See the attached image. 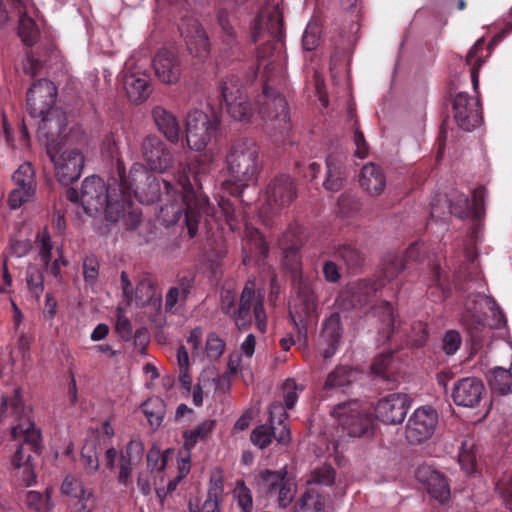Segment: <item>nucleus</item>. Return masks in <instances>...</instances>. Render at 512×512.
I'll return each mask as SVG.
<instances>
[{"instance_id": "nucleus-1", "label": "nucleus", "mask_w": 512, "mask_h": 512, "mask_svg": "<svg viewBox=\"0 0 512 512\" xmlns=\"http://www.w3.org/2000/svg\"><path fill=\"white\" fill-rule=\"evenodd\" d=\"M204 171L202 166L196 172H192L189 165L180 167L172 179L163 180L165 191L161 193L156 177L144 164L136 162L131 166L128 176L121 180V187L125 189L124 203L131 194L142 204L161 201L160 219L166 225L182 222L189 237L193 238L204 216L214 219L219 217L218 211L201 191L199 174Z\"/></svg>"}, {"instance_id": "nucleus-2", "label": "nucleus", "mask_w": 512, "mask_h": 512, "mask_svg": "<svg viewBox=\"0 0 512 512\" xmlns=\"http://www.w3.org/2000/svg\"><path fill=\"white\" fill-rule=\"evenodd\" d=\"M282 66L273 55L268 59L260 51L257 55V73L264 82L263 91L256 99V108L249 103L238 77H226L221 93L228 113L241 122H250L255 112L265 121L266 129L276 140H284L291 130L288 104L285 98L269 85L282 73Z\"/></svg>"}, {"instance_id": "nucleus-3", "label": "nucleus", "mask_w": 512, "mask_h": 512, "mask_svg": "<svg viewBox=\"0 0 512 512\" xmlns=\"http://www.w3.org/2000/svg\"><path fill=\"white\" fill-rule=\"evenodd\" d=\"M124 196L125 189L118 178L106 184L101 177L93 175L82 182L80 202L87 215L105 213L109 221H117L124 212Z\"/></svg>"}, {"instance_id": "nucleus-4", "label": "nucleus", "mask_w": 512, "mask_h": 512, "mask_svg": "<svg viewBox=\"0 0 512 512\" xmlns=\"http://www.w3.org/2000/svg\"><path fill=\"white\" fill-rule=\"evenodd\" d=\"M11 407L13 413L19 416V423L12 428V437L17 441L18 447L13 456L12 463L15 467H24V472L31 475V479L26 480V485L30 486L35 482V476L32 473L30 462V452L39 453L41 449V434L35 428L33 421L29 415L25 413L22 399L18 392L8 401L2 399V407Z\"/></svg>"}, {"instance_id": "nucleus-5", "label": "nucleus", "mask_w": 512, "mask_h": 512, "mask_svg": "<svg viewBox=\"0 0 512 512\" xmlns=\"http://www.w3.org/2000/svg\"><path fill=\"white\" fill-rule=\"evenodd\" d=\"M260 148L253 139L245 138L233 142L226 155L228 182L237 193L257 182L261 163Z\"/></svg>"}, {"instance_id": "nucleus-6", "label": "nucleus", "mask_w": 512, "mask_h": 512, "mask_svg": "<svg viewBox=\"0 0 512 512\" xmlns=\"http://www.w3.org/2000/svg\"><path fill=\"white\" fill-rule=\"evenodd\" d=\"M220 120L214 113L190 110L185 119V136L189 149L201 152L216 138Z\"/></svg>"}, {"instance_id": "nucleus-7", "label": "nucleus", "mask_w": 512, "mask_h": 512, "mask_svg": "<svg viewBox=\"0 0 512 512\" xmlns=\"http://www.w3.org/2000/svg\"><path fill=\"white\" fill-rule=\"evenodd\" d=\"M149 63L146 49L134 52L125 62L123 86L129 99L135 103L145 101L150 95L149 77L145 73Z\"/></svg>"}, {"instance_id": "nucleus-8", "label": "nucleus", "mask_w": 512, "mask_h": 512, "mask_svg": "<svg viewBox=\"0 0 512 512\" xmlns=\"http://www.w3.org/2000/svg\"><path fill=\"white\" fill-rule=\"evenodd\" d=\"M38 118L40 122L37 137L45 144L46 152H49L50 146L57 149L72 145L75 131L68 127V118L65 112L55 108Z\"/></svg>"}, {"instance_id": "nucleus-9", "label": "nucleus", "mask_w": 512, "mask_h": 512, "mask_svg": "<svg viewBox=\"0 0 512 512\" xmlns=\"http://www.w3.org/2000/svg\"><path fill=\"white\" fill-rule=\"evenodd\" d=\"M233 318L239 329L251 325L253 318L260 332L267 329V316L264 309V295L256 290L255 283L248 281L241 293L239 308L233 312Z\"/></svg>"}, {"instance_id": "nucleus-10", "label": "nucleus", "mask_w": 512, "mask_h": 512, "mask_svg": "<svg viewBox=\"0 0 512 512\" xmlns=\"http://www.w3.org/2000/svg\"><path fill=\"white\" fill-rule=\"evenodd\" d=\"M287 412L283 404L274 402L269 409V423L253 429L251 442L260 449L266 448L274 437L279 444L287 445L291 441L290 428L286 422Z\"/></svg>"}, {"instance_id": "nucleus-11", "label": "nucleus", "mask_w": 512, "mask_h": 512, "mask_svg": "<svg viewBox=\"0 0 512 512\" xmlns=\"http://www.w3.org/2000/svg\"><path fill=\"white\" fill-rule=\"evenodd\" d=\"M289 314L298 330L299 341L308 344V333L316 328V304L308 288H303L289 304Z\"/></svg>"}, {"instance_id": "nucleus-12", "label": "nucleus", "mask_w": 512, "mask_h": 512, "mask_svg": "<svg viewBox=\"0 0 512 512\" xmlns=\"http://www.w3.org/2000/svg\"><path fill=\"white\" fill-rule=\"evenodd\" d=\"M47 155L54 164L55 174L60 183L69 185L80 178L84 156L79 149L70 148V145L57 149L50 146Z\"/></svg>"}, {"instance_id": "nucleus-13", "label": "nucleus", "mask_w": 512, "mask_h": 512, "mask_svg": "<svg viewBox=\"0 0 512 512\" xmlns=\"http://www.w3.org/2000/svg\"><path fill=\"white\" fill-rule=\"evenodd\" d=\"M331 415L353 437L369 436L372 433V418L360 410L356 401L338 404L331 410Z\"/></svg>"}, {"instance_id": "nucleus-14", "label": "nucleus", "mask_w": 512, "mask_h": 512, "mask_svg": "<svg viewBox=\"0 0 512 512\" xmlns=\"http://www.w3.org/2000/svg\"><path fill=\"white\" fill-rule=\"evenodd\" d=\"M295 197V187L291 178L280 175L270 181L265 192V202L259 210V217L266 221L270 215L288 206Z\"/></svg>"}, {"instance_id": "nucleus-15", "label": "nucleus", "mask_w": 512, "mask_h": 512, "mask_svg": "<svg viewBox=\"0 0 512 512\" xmlns=\"http://www.w3.org/2000/svg\"><path fill=\"white\" fill-rule=\"evenodd\" d=\"M346 151L339 139L331 140L327 147L326 173L322 185L329 191H339L347 177Z\"/></svg>"}, {"instance_id": "nucleus-16", "label": "nucleus", "mask_w": 512, "mask_h": 512, "mask_svg": "<svg viewBox=\"0 0 512 512\" xmlns=\"http://www.w3.org/2000/svg\"><path fill=\"white\" fill-rule=\"evenodd\" d=\"M140 154L149 169L164 173L174 163L172 150L156 135H147L140 144Z\"/></svg>"}, {"instance_id": "nucleus-17", "label": "nucleus", "mask_w": 512, "mask_h": 512, "mask_svg": "<svg viewBox=\"0 0 512 512\" xmlns=\"http://www.w3.org/2000/svg\"><path fill=\"white\" fill-rule=\"evenodd\" d=\"M260 479L269 494H277V504L280 508H287L295 498L296 483L287 477L286 468L278 471L264 470Z\"/></svg>"}, {"instance_id": "nucleus-18", "label": "nucleus", "mask_w": 512, "mask_h": 512, "mask_svg": "<svg viewBox=\"0 0 512 512\" xmlns=\"http://www.w3.org/2000/svg\"><path fill=\"white\" fill-rule=\"evenodd\" d=\"M57 88L53 82L40 79L27 91V110L31 117L37 118L55 109Z\"/></svg>"}, {"instance_id": "nucleus-19", "label": "nucleus", "mask_w": 512, "mask_h": 512, "mask_svg": "<svg viewBox=\"0 0 512 512\" xmlns=\"http://www.w3.org/2000/svg\"><path fill=\"white\" fill-rule=\"evenodd\" d=\"M438 422L437 412L430 407L417 408L406 424V439L412 444H419L429 439Z\"/></svg>"}, {"instance_id": "nucleus-20", "label": "nucleus", "mask_w": 512, "mask_h": 512, "mask_svg": "<svg viewBox=\"0 0 512 512\" xmlns=\"http://www.w3.org/2000/svg\"><path fill=\"white\" fill-rule=\"evenodd\" d=\"M411 398L405 393H392L381 398L375 406V417L385 424H400L406 417Z\"/></svg>"}, {"instance_id": "nucleus-21", "label": "nucleus", "mask_w": 512, "mask_h": 512, "mask_svg": "<svg viewBox=\"0 0 512 512\" xmlns=\"http://www.w3.org/2000/svg\"><path fill=\"white\" fill-rule=\"evenodd\" d=\"M454 119L464 131H472L480 125L482 115L480 101L467 93H458L453 100Z\"/></svg>"}, {"instance_id": "nucleus-22", "label": "nucleus", "mask_w": 512, "mask_h": 512, "mask_svg": "<svg viewBox=\"0 0 512 512\" xmlns=\"http://www.w3.org/2000/svg\"><path fill=\"white\" fill-rule=\"evenodd\" d=\"M484 394L485 386L479 378L463 377L453 384L451 396L457 406L475 408Z\"/></svg>"}, {"instance_id": "nucleus-23", "label": "nucleus", "mask_w": 512, "mask_h": 512, "mask_svg": "<svg viewBox=\"0 0 512 512\" xmlns=\"http://www.w3.org/2000/svg\"><path fill=\"white\" fill-rule=\"evenodd\" d=\"M179 30L191 55L201 60L208 57L210 53L209 38L196 19L182 21Z\"/></svg>"}, {"instance_id": "nucleus-24", "label": "nucleus", "mask_w": 512, "mask_h": 512, "mask_svg": "<svg viewBox=\"0 0 512 512\" xmlns=\"http://www.w3.org/2000/svg\"><path fill=\"white\" fill-rule=\"evenodd\" d=\"M468 210V198L458 191L452 192L449 199L446 196L438 195L431 201L432 218L440 219L446 214H453L463 218L467 215Z\"/></svg>"}, {"instance_id": "nucleus-25", "label": "nucleus", "mask_w": 512, "mask_h": 512, "mask_svg": "<svg viewBox=\"0 0 512 512\" xmlns=\"http://www.w3.org/2000/svg\"><path fill=\"white\" fill-rule=\"evenodd\" d=\"M417 479L425 484L428 494L445 503L450 499V486L447 478L439 471L430 466H420L416 471Z\"/></svg>"}, {"instance_id": "nucleus-26", "label": "nucleus", "mask_w": 512, "mask_h": 512, "mask_svg": "<svg viewBox=\"0 0 512 512\" xmlns=\"http://www.w3.org/2000/svg\"><path fill=\"white\" fill-rule=\"evenodd\" d=\"M152 65L158 80L164 84L177 83L182 74V68L177 56L168 51L161 49L153 58Z\"/></svg>"}, {"instance_id": "nucleus-27", "label": "nucleus", "mask_w": 512, "mask_h": 512, "mask_svg": "<svg viewBox=\"0 0 512 512\" xmlns=\"http://www.w3.org/2000/svg\"><path fill=\"white\" fill-rule=\"evenodd\" d=\"M61 491L64 495L77 500L78 512H92L96 507L93 491L85 488L82 481L73 476H67L64 479Z\"/></svg>"}, {"instance_id": "nucleus-28", "label": "nucleus", "mask_w": 512, "mask_h": 512, "mask_svg": "<svg viewBox=\"0 0 512 512\" xmlns=\"http://www.w3.org/2000/svg\"><path fill=\"white\" fill-rule=\"evenodd\" d=\"M358 182L369 196L378 197L386 188V175L379 165L369 162L361 168Z\"/></svg>"}, {"instance_id": "nucleus-29", "label": "nucleus", "mask_w": 512, "mask_h": 512, "mask_svg": "<svg viewBox=\"0 0 512 512\" xmlns=\"http://www.w3.org/2000/svg\"><path fill=\"white\" fill-rule=\"evenodd\" d=\"M245 237L243 263L248 264L252 259H255L257 262L264 260L268 254V245L258 229H254L245 223Z\"/></svg>"}, {"instance_id": "nucleus-30", "label": "nucleus", "mask_w": 512, "mask_h": 512, "mask_svg": "<svg viewBox=\"0 0 512 512\" xmlns=\"http://www.w3.org/2000/svg\"><path fill=\"white\" fill-rule=\"evenodd\" d=\"M152 119L158 131L171 143H177L180 136V126L176 116L162 106L151 110Z\"/></svg>"}, {"instance_id": "nucleus-31", "label": "nucleus", "mask_w": 512, "mask_h": 512, "mask_svg": "<svg viewBox=\"0 0 512 512\" xmlns=\"http://www.w3.org/2000/svg\"><path fill=\"white\" fill-rule=\"evenodd\" d=\"M217 21L222 31L220 49L227 58H230L240 51V41L237 32L226 10L222 9L218 11Z\"/></svg>"}, {"instance_id": "nucleus-32", "label": "nucleus", "mask_w": 512, "mask_h": 512, "mask_svg": "<svg viewBox=\"0 0 512 512\" xmlns=\"http://www.w3.org/2000/svg\"><path fill=\"white\" fill-rule=\"evenodd\" d=\"M143 447L141 443L130 441L120 458V471L118 481L121 485L127 486L131 483V474L133 469L141 461Z\"/></svg>"}, {"instance_id": "nucleus-33", "label": "nucleus", "mask_w": 512, "mask_h": 512, "mask_svg": "<svg viewBox=\"0 0 512 512\" xmlns=\"http://www.w3.org/2000/svg\"><path fill=\"white\" fill-rule=\"evenodd\" d=\"M101 154L104 159L115 164L118 180H123L126 176L125 165L120 157L119 142L113 134H109L104 138L101 147Z\"/></svg>"}, {"instance_id": "nucleus-34", "label": "nucleus", "mask_w": 512, "mask_h": 512, "mask_svg": "<svg viewBox=\"0 0 512 512\" xmlns=\"http://www.w3.org/2000/svg\"><path fill=\"white\" fill-rule=\"evenodd\" d=\"M341 331L340 316L338 313H332L322 328V338L325 337L328 340V348L323 354L325 358L335 353L340 342Z\"/></svg>"}, {"instance_id": "nucleus-35", "label": "nucleus", "mask_w": 512, "mask_h": 512, "mask_svg": "<svg viewBox=\"0 0 512 512\" xmlns=\"http://www.w3.org/2000/svg\"><path fill=\"white\" fill-rule=\"evenodd\" d=\"M162 298L156 292L155 287L149 280H142L138 283L135 292H133V302L136 306H145L148 304L159 307Z\"/></svg>"}, {"instance_id": "nucleus-36", "label": "nucleus", "mask_w": 512, "mask_h": 512, "mask_svg": "<svg viewBox=\"0 0 512 512\" xmlns=\"http://www.w3.org/2000/svg\"><path fill=\"white\" fill-rule=\"evenodd\" d=\"M488 383L491 389L500 395L512 393V366L509 369L494 368L489 376Z\"/></svg>"}, {"instance_id": "nucleus-37", "label": "nucleus", "mask_w": 512, "mask_h": 512, "mask_svg": "<svg viewBox=\"0 0 512 512\" xmlns=\"http://www.w3.org/2000/svg\"><path fill=\"white\" fill-rule=\"evenodd\" d=\"M215 425L214 420H204L195 428L183 433L184 449L190 451L198 441L206 439L212 432Z\"/></svg>"}, {"instance_id": "nucleus-38", "label": "nucleus", "mask_w": 512, "mask_h": 512, "mask_svg": "<svg viewBox=\"0 0 512 512\" xmlns=\"http://www.w3.org/2000/svg\"><path fill=\"white\" fill-rule=\"evenodd\" d=\"M52 488H46L45 496L38 491H28L25 496V502L30 509L36 512H47L51 509Z\"/></svg>"}, {"instance_id": "nucleus-39", "label": "nucleus", "mask_w": 512, "mask_h": 512, "mask_svg": "<svg viewBox=\"0 0 512 512\" xmlns=\"http://www.w3.org/2000/svg\"><path fill=\"white\" fill-rule=\"evenodd\" d=\"M35 246L38 251V257L41 263L43 266H48L52 259V250L54 245L49 233L46 230L37 234L35 239Z\"/></svg>"}, {"instance_id": "nucleus-40", "label": "nucleus", "mask_w": 512, "mask_h": 512, "mask_svg": "<svg viewBox=\"0 0 512 512\" xmlns=\"http://www.w3.org/2000/svg\"><path fill=\"white\" fill-rule=\"evenodd\" d=\"M36 195V188L16 186L8 196V204L11 209H18L23 204L32 201Z\"/></svg>"}, {"instance_id": "nucleus-41", "label": "nucleus", "mask_w": 512, "mask_h": 512, "mask_svg": "<svg viewBox=\"0 0 512 512\" xmlns=\"http://www.w3.org/2000/svg\"><path fill=\"white\" fill-rule=\"evenodd\" d=\"M354 380V372L348 367H337L326 380L325 388L344 387Z\"/></svg>"}, {"instance_id": "nucleus-42", "label": "nucleus", "mask_w": 512, "mask_h": 512, "mask_svg": "<svg viewBox=\"0 0 512 512\" xmlns=\"http://www.w3.org/2000/svg\"><path fill=\"white\" fill-rule=\"evenodd\" d=\"M19 36L26 45H32L38 36V30L33 19L23 12L19 16Z\"/></svg>"}, {"instance_id": "nucleus-43", "label": "nucleus", "mask_w": 512, "mask_h": 512, "mask_svg": "<svg viewBox=\"0 0 512 512\" xmlns=\"http://www.w3.org/2000/svg\"><path fill=\"white\" fill-rule=\"evenodd\" d=\"M12 180L16 186L36 188L35 171L30 162H24L14 172Z\"/></svg>"}, {"instance_id": "nucleus-44", "label": "nucleus", "mask_w": 512, "mask_h": 512, "mask_svg": "<svg viewBox=\"0 0 512 512\" xmlns=\"http://www.w3.org/2000/svg\"><path fill=\"white\" fill-rule=\"evenodd\" d=\"M234 498L241 512L253 511V497L251 490L246 486L243 480H237L234 489Z\"/></svg>"}, {"instance_id": "nucleus-45", "label": "nucleus", "mask_w": 512, "mask_h": 512, "mask_svg": "<svg viewBox=\"0 0 512 512\" xmlns=\"http://www.w3.org/2000/svg\"><path fill=\"white\" fill-rule=\"evenodd\" d=\"M279 246L285 253V258L291 257L293 263L291 264V268L295 269L296 264L298 263V252H297V240L295 236V232L292 229H289L278 242Z\"/></svg>"}, {"instance_id": "nucleus-46", "label": "nucleus", "mask_w": 512, "mask_h": 512, "mask_svg": "<svg viewBox=\"0 0 512 512\" xmlns=\"http://www.w3.org/2000/svg\"><path fill=\"white\" fill-rule=\"evenodd\" d=\"M142 411L145 414L149 424L153 428H158L161 425L164 412L162 404L158 399L148 400L147 402L143 403Z\"/></svg>"}, {"instance_id": "nucleus-47", "label": "nucleus", "mask_w": 512, "mask_h": 512, "mask_svg": "<svg viewBox=\"0 0 512 512\" xmlns=\"http://www.w3.org/2000/svg\"><path fill=\"white\" fill-rule=\"evenodd\" d=\"M393 353L388 351L375 357L371 364V372L385 380H390V367L392 364Z\"/></svg>"}, {"instance_id": "nucleus-48", "label": "nucleus", "mask_w": 512, "mask_h": 512, "mask_svg": "<svg viewBox=\"0 0 512 512\" xmlns=\"http://www.w3.org/2000/svg\"><path fill=\"white\" fill-rule=\"evenodd\" d=\"M483 43V38L478 39L466 56V63L471 66V79L474 88H477L478 86V71L482 65V60L477 56V54L482 48Z\"/></svg>"}, {"instance_id": "nucleus-49", "label": "nucleus", "mask_w": 512, "mask_h": 512, "mask_svg": "<svg viewBox=\"0 0 512 512\" xmlns=\"http://www.w3.org/2000/svg\"><path fill=\"white\" fill-rule=\"evenodd\" d=\"M26 282L30 292L39 298L44 290V277L36 266L27 268Z\"/></svg>"}, {"instance_id": "nucleus-50", "label": "nucleus", "mask_w": 512, "mask_h": 512, "mask_svg": "<svg viewBox=\"0 0 512 512\" xmlns=\"http://www.w3.org/2000/svg\"><path fill=\"white\" fill-rule=\"evenodd\" d=\"M405 268L404 260L399 255H389L383 264V276L388 281L396 278Z\"/></svg>"}, {"instance_id": "nucleus-51", "label": "nucleus", "mask_w": 512, "mask_h": 512, "mask_svg": "<svg viewBox=\"0 0 512 512\" xmlns=\"http://www.w3.org/2000/svg\"><path fill=\"white\" fill-rule=\"evenodd\" d=\"M148 469L159 475L160 481L164 480L163 470L167 464V457L160 453L159 450L151 449L147 453Z\"/></svg>"}, {"instance_id": "nucleus-52", "label": "nucleus", "mask_w": 512, "mask_h": 512, "mask_svg": "<svg viewBox=\"0 0 512 512\" xmlns=\"http://www.w3.org/2000/svg\"><path fill=\"white\" fill-rule=\"evenodd\" d=\"M225 350V342L215 333L208 335L206 339L205 351L210 360L218 359Z\"/></svg>"}, {"instance_id": "nucleus-53", "label": "nucleus", "mask_w": 512, "mask_h": 512, "mask_svg": "<svg viewBox=\"0 0 512 512\" xmlns=\"http://www.w3.org/2000/svg\"><path fill=\"white\" fill-rule=\"evenodd\" d=\"M99 276V262L93 255L87 256L83 261V277L87 285H94Z\"/></svg>"}, {"instance_id": "nucleus-54", "label": "nucleus", "mask_w": 512, "mask_h": 512, "mask_svg": "<svg viewBox=\"0 0 512 512\" xmlns=\"http://www.w3.org/2000/svg\"><path fill=\"white\" fill-rule=\"evenodd\" d=\"M300 391H302V387L298 386L293 379H287L284 382L282 392L285 400V405H283L285 410L294 407Z\"/></svg>"}, {"instance_id": "nucleus-55", "label": "nucleus", "mask_w": 512, "mask_h": 512, "mask_svg": "<svg viewBox=\"0 0 512 512\" xmlns=\"http://www.w3.org/2000/svg\"><path fill=\"white\" fill-rule=\"evenodd\" d=\"M218 496L219 491L217 488L210 489L207 494V498L199 510L197 506L192 503L189 504L190 512H220L218 507Z\"/></svg>"}, {"instance_id": "nucleus-56", "label": "nucleus", "mask_w": 512, "mask_h": 512, "mask_svg": "<svg viewBox=\"0 0 512 512\" xmlns=\"http://www.w3.org/2000/svg\"><path fill=\"white\" fill-rule=\"evenodd\" d=\"M188 287L181 285L180 287H171L165 297L166 311H172L178 301H184L188 295Z\"/></svg>"}, {"instance_id": "nucleus-57", "label": "nucleus", "mask_w": 512, "mask_h": 512, "mask_svg": "<svg viewBox=\"0 0 512 512\" xmlns=\"http://www.w3.org/2000/svg\"><path fill=\"white\" fill-rule=\"evenodd\" d=\"M459 464L466 473H471L474 470L476 456L473 452L472 446L467 447V443L464 442L459 450Z\"/></svg>"}, {"instance_id": "nucleus-58", "label": "nucleus", "mask_w": 512, "mask_h": 512, "mask_svg": "<svg viewBox=\"0 0 512 512\" xmlns=\"http://www.w3.org/2000/svg\"><path fill=\"white\" fill-rule=\"evenodd\" d=\"M157 477H159V475L157 473H155V472H152L149 469L141 471L138 474L137 486H138L140 492L144 496H147V495H149L151 493V489H152L151 481H152V478H153V484L155 486H157V480H156Z\"/></svg>"}, {"instance_id": "nucleus-59", "label": "nucleus", "mask_w": 512, "mask_h": 512, "mask_svg": "<svg viewBox=\"0 0 512 512\" xmlns=\"http://www.w3.org/2000/svg\"><path fill=\"white\" fill-rule=\"evenodd\" d=\"M190 472V451L185 450L184 457L181 458L178 466V474L167 484V491L172 492L176 489L178 483Z\"/></svg>"}, {"instance_id": "nucleus-60", "label": "nucleus", "mask_w": 512, "mask_h": 512, "mask_svg": "<svg viewBox=\"0 0 512 512\" xmlns=\"http://www.w3.org/2000/svg\"><path fill=\"white\" fill-rule=\"evenodd\" d=\"M57 257L53 262L50 261L48 266H44V269L51 274L53 277L62 280L61 269L68 265V261L64 258L63 249L61 246L56 247Z\"/></svg>"}, {"instance_id": "nucleus-61", "label": "nucleus", "mask_w": 512, "mask_h": 512, "mask_svg": "<svg viewBox=\"0 0 512 512\" xmlns=\"http://www.w3.org/2000/svg\"><path fill=\"white\" fill-rule=\"evenodd\" d=\"M221 216L224 217L225 222L229 225L231 230L237 229V216L233 204L229 200L221 199L218 202Z\"/></svg>"}, {"instance_id": "nucleus-62", "label": "nucleus", "mask_w": 512, "mask_h": 512, "mask_svg": "<svg viewBox=\"0 0 512 512\" xmlns=\"http://www.w3.org/2000/svg\"><path fill=\"white\" fill-rule=\"evenodd\" d=\"M461 336L455 330L448 331L442 341V349L447 355H453L460 348Z\"/></svg>"}, {"instance_id": "nucleus-63", "label": "nucleus", "mask_w": 512, "mask_h": 512, "mask_svg": "<svg viewBox=\"0 0 512 512\" xmlns=\"http://www.w3.org/2000/svg\"><path fill=\"white\" fill-rule=\"evenodd\" d=\"M338 254L350 267H358L362 263V257L359 251L350 246L340 248Z\"/></svg>"}, {"instance_id": "nucleus-64", "label": "nucleus", "mask_w": 512, "mask_h": 512, "mask_svg": "<svg viewBox=\"0 0 512 512\" xmlns=\"http://www.w3.org/2000/svg\"><path fill=\"white\" fill-rule=\"evenodd\" d=\"M315 29L316 26L309 23L304 32L302 44L303 48L307 51H312L316 49L320 44V37L316 35V33L314 32Z\"/></svg>"}]
</instances>
